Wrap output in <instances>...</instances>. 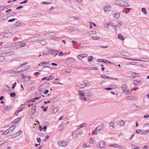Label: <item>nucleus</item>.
I'll list each match as a JSON object with an SVG mask.
<instances>
[{"instance_id":"79ce46f5","label":"nucleus","mask_w":149,"mask_h":149,"mask_svg":"<svg viewBox=\"0 0 149 149\" xmlns=\"http://www.w3.org/2000/svg\"><path fill=\"white\" fill-rule=\"evenodd\" d=\"M149 132V130H147L145 131H144L143 132H142L141 134H147Z\"/></svg>"},{"instance_id":"aec40b11","label":"nucleus","mask_w":149,"mask_h":149,"mask_svg":"<svg viewBox=\"0 0 149 149\" xmlns=\"http://www.w3.org/2000/svg\"><path fill=\"white\" fill-rule=\"evenodd\" d=\"M114 17L116 18H118L120 16V14L119 13H115L114 14Z\"/></svg>"},{"instance_id":"69168bd1","label":"nucleus","mask_w":149,"mask_h":149,"mask_svg":"<svg viewBox=\"0 0 149 149\" xmlns=\"http://www.w3.org/2000/svg\"><path fill=\"white\" fill-rule=\"evenodd\" d=\"M49 92V90H45L44 92V93L45 94H47Z\"/></svg>"},{"instance_id":"f257e3e1","label":"nucleus","mask_w":149,"mask_h":149,"mask_svg":"<svg viewBox=\"0 0 149 149\" xmlns=\"http://www.w3.org/2000/svg\"><path fill=\"white\" fill-rule=\"evenodd\" d=\"M121 87L122 91L124 93L127 95L130 94L131 93L130 91H129L126 84H122Z\"/></svg>"},{"instance_id":"7ed1b4c3","label":"nucleus","mask_w":149,"mask_h":149,"mask_svg":"<svg viewBox=\"0 0 149 149\" xmlns=\"http://www.w3.org/2000/svg\"><path fill=\"white\" fill-rule=\"evenodd\" d=\"M124 3H125V1H123L118 0L115 2L116 4L121 7H123Z\"/></svg>"},{"instance_id":"052dcab7","label":"nucleus","mask_w":149,"mask_h":149,"mask_svg":"<svg viewBox=\"0 0 149 149\" xmlns=\"http://www.w3.org/2000/svg\"><path fill=\"white\" fill-rule=\"evenodd\" d=\"M4 59V58L3 57L0 56V62L3 61Z\"/></svg>"},{"instance_id":"864d4df0","label":"nucleus","mask_w":149,"mask_h":149,"mask_svg":"<svg viewBox=\"0 0 149 149\" xmlns=\"http://www.w3.org/2000/svg\"><path fill=\"white\" fill-rule=\"evenodd\" d=\"M15 19L13 18L11 19H10L8 21V22H13L14 21H15Z\"/></svg>"},{"instance_id":"72a5a7b5","label":"nucleus","mask_w":149,"mask_h":149,"mask_svg":"<svg viewBox=\"0 0 149 149\" xmlns=\"http://www.w3.org/2000/svg\"><path fill=\"white\" fill-rule=\"evenodd\" d=\"M133 97L132 96H127L126 97V99L127 100H132L133 99Z\"/></svg>"},{"instance_id":"a878e982","label":"nucleus","mask_w":149,"mask_h":149,"mask_svg":"<svg viewBox=\"0 0 149 149\" xmlns=\"http://www.w3.org/2000/svg\"><path fill=\"white\" fill-rule=\"evenodd\" d=\"M14 54V52L13 51H11L10 52L6 53V54L8 56H10L13 54Z\"/></svg>"},{"instance_id":"c85d7f7f","label":"nucleus","mask_w":149,"mask_h":149,"mask_svg":"<svg viewBox=\"0 0 149 149\" xmlns=\"http://www.w3.org/2000/svg\"><path fill=\"white\" fill-rule=\"evenodd\" d=\"M134 84L135 85H138L139 84H141V83L139 81H138L137 80H135L134 81Z\"/></svg>"},{"instance_id":"4be33fe9","label":"nucleus","mask_w":149,"mask_h":149,"mask_svg":"<svg viewBox=\"0 0 149 149\" xmlns=\"http://www.w3.org/2000/svg\"><path fill=\"white\" fill-rule=\"evenodd\" d=\"M58 109H59V107L58 106L56 107V108H55L54 109L53 113L55 114L57 112V111L58 110Z\"/></svg>"},{"instance_id":"ea45409f","label":"nucleus","mask_w":149,"mask_h":149,"mask_svg":"<svg viewBox=\"0 0 149 149\" xmlns=\"http://www.w3.org/2000/svg\"><path fill=\"white\" fill-rule=\"evenodd\" d=\"M131 8H127V9L124 11V12L125 13H128L129 12V11L131 10Z\"/></svg>"},{"instance_id":"9d476101","label":"nucleus","mask_w":149,"mask_h":149,"mask_svg":"<svg viewBox=\"0 0 149 149\" xmlns=\"http://www.w3.org/2000/svg\"><path fill=\"white\" fill-rule=\"evenodd\" d=\"M142 58L144 60H142L137 59H130V58H127V59H129L130 60H135V61H143L147 62H148L149 61H148V59L147 58Z\"/></svg>"},{"instance_id":"f8f14e48","label":"nucleus","mask_w":149,"mask_h":149,"mask_svg":"<svg viewBox=\"0 0 149 149\" xmlns=\"http://www.w3.org/2000/svg\"><path fill=\"white\" fill-rule=\"evenodd\" d=\"M99 147L103 148L105 146V142L103 141H101L98 143Z\"/></svg>"},{"instance_id":"58836bf2","label":"nucleus","mask_w":149,"mask_h":149,"mask_svg":"<svg viewBox=\"0 0 149 149\" xmlns=\"http://www.w3.org/2000/svg\"><path fill=\"white\" fill-rule=\"evenodd\" d=\"M6 143V141H0V146H2L3 145Z\"/></svg>"},{"instance_id":"39448f33","label":"nucleus","mask_w":149,"mask_h":149,"mask_svg":"<svg viewBox=\"0 0 149 149\" xmlns=\"http://www.w3.org/2000/svg\"><path fill=\"white\" fill-rule=\"evenodd\" d=\"M58 145L61 147H65L67 146V142L66 141H60L58 143Z\"/></svg>"},{"instance_id":"1a4fd4ad","label":"nucleus","mask_w":149,"mask_h":149,"mask_svg":"<svg viewBox=\"0 0 149 149\" xmlns=\"http://www.w3.org/2000/svg\"><path fill=\"white\" fill-rule=\"evenodd\" d=\"M78 93L80 97V99L81 100H82V97H83L85 96L84 93H83L81 91L79 90L78 91Z\"/></svg>"},{"instance_id":"dca6fc26","label":"nucleus","mask_w":149,"mask_h":149,"mask_svg":"<svg viewBox=\"0 0 149 149\" xmlns=\"http://www.w3.org/2000/svg\"><path fill=\"white\" fill-rule=\"evenodd\" d=\"M118 124L121 126H123L124 124V121L123 120H120L118 122Z\"/></svg>"},{"instance_id":"0e129e2a","label":"nucleus","mask_w":149,"mask_h":149,"mask_svg":"<svg viewBox=\"0 0 149 149\" xmlns=\"http://www.w3.org/2000/svg\"><path fill=\"white\" fill-rule=\"evenodd\" d=\"M141 132V130L140 129H137L136 131V132L138 134Z\"/></svg>"},{"instance_id":"a18cd8bd","label":"nucleus","mask_w":149,"mask_h":149,"mask_svg":"<svg viewBox=\"0 0 149 149\" xmlns=\"http://www.w3.org/2000/svg\"><path fill=\"white\" fill-rule=\"evenodd\" d=\"M24 109V107H22L21 109H18V110H17V113H18V112H19L20 111H23Z\"/></svg>"},{"instance_id":"a19ab883","label":"nucleus","mask_w":149,"mask_h":149,"mask_svg":"<svg viewBox=\"0 0 149 149\" xmlns=\"http://www.w3.org/2000/svg\"><path fill=\"white\" fill-rule=\"evenodd\" d=\"M89 143L91 144H93V139L91 137L89 139Z\"/></svg>"},{"instance_id":"e433bc0d","label":"nucleus","mask_w":149,"mask_h":149,"mask_svg":"<svg viewBox=\"0 0 149 149\" xmlns=\"http://www.w3.org/2000/svg\"><path fill=\"white\" fill-rule=\"evenodd\" d=\"M49 34H50V36H55L56 35L55 33H46V36H48V35H49Z\"/></svg>"},{"instance_id":"423d86ee","label":"nucleus","mask_w":149,"mask_h":149,"mask_svg":"<svg viewBox=\"0 0 149 149\" xmlns=\"http://www.w3.org/2000/svg\"><path fill=\"white\" fill-rule=\"evenodd\" d=\"M13 46L15 49H18L20 48V42H16L13 44Z\"/></svg>"},{"instance_id":"5fc2aeb1","label":"nucleus","mask_w":149,"mask_h":149,"mask_svg":"<svg viewBox=\"0 0 149 149\" xmlns=\"http://www.w3.org/2000/svg\"><path fill=\"white\" fill-rule=\"evenodd\" d=\"M77 57L79 59H80V60L81 59L83 58H82L83 57H82L81 54H80L79 55H78L77 56Z\"/></svg>"},{"instance_id":"8fccbe9b","label":"nucleus","mask_w":149,"mask_h":149,"mask_svg":"<svg viewBox=\"0 0 149 149\" xmlns=\"http://www.w3.org/2000/svg\"><path fill=\"white\" fill-rule=\"evenodd\" d=\"M86 85H85L84 83L81 84L80 86V88H83L84 87H86Z\"/></svg>"},{"instance_id":"f3484780","label":"nucleus","mask_w":149,"mask_h":149,"mask_svg":"<svg viewBox=\"0 0 149 149\" xmlns=\"http://www.w3.org/2000/svg\"><path fill=\"white\" fill-rule=\"evenodd\" d=\"M115 22V21H114V23H113L110 22L111 24L110 25L111 26L113 27L114 29L115 30V31H117V29L116 28V26H115L116 23Z\"/></svg>"},{"instance_id":"a211bd4d","label":"nucleus","mask_w":149,"mask_h":149,"mask_svg":"<svg viewBox=\"0 0 149 149\" xmlns=\"http://www.w3.org/2000/svg\"><path fill=\"white\" fill-rule=\"evenodd\" d=\"M102 77L103 78H105L110 79H112V77L106 76L105 75H102Z\"/></svg>"},{"instance_id":"20e7f679","label":"nucleus","mask_w":149,"mask_h":149,"mask_svg":"<svg viewBox=\"0 0 149 149\" xmlns=\"http://www.w3.org/2000/svg\"><path fill=\"white\" fill-rule=\"evenodd\" d=\"M27 63L26 62L25 63H24L22 64L19 65V67H22V69H25V68L26 69V70L30 68V66L29 65H25L26 64H27Z\"/></svg>"},{"instance_id":"9b49d317","label":"nucleus","mask_w":149,"mask_h":149,"mask_svg":"<svg viewBox=\"0 0 149 149\" xmlns=\"http://www.w3.org/2000/svg\"><path fill=\"white\" fill-rule=\"evenodd\" d=\"M111 7L109 5H106L104 7V10L106 11H109L111 10Z\"/></svg>"},{"instance_id":"4d7b16f0","label":"nucleus","mask_w":149,"mask_h":149,"mask_svg":"<svg viewBox=\"0 0 149 149\" xmlns=\"http://www.w3.org/2000/svg\"><path fill=\"white\" fill-rule=\"evenodd\" d=\"M49 63V62L47 61H42L41 62V64H47Z\"/></svg>"},{"instance_id":"bb28decb","label":"nucleus","mask_w":149,"mask_h":149,"mask_svg":"<svg viewBox=\"0 0 149 149\" xmlns=\"http://www.w3.org/2000/svg\"><path fill=\"white\" fill-rule=\"evenodd\" d=\"M22 132L21 131H19L17 132L16 133H15L14 135L15 136V137H17L20 134L22 133Z\"/></svg>"},{"instance_id":"ddd939ff","label":"nucleus","mask_w":149,"mask_h":149,"mask_svg":"<svg viewBox=\"0 0 149 149\" xmlns=\"http://www.w3.org/2000/svg\"><path fill=\"white\" fill-rule=\"evenodd\" d=\"M36 106H33L30 110L31 113L33 115L36 112Z\"/></svg>"},{"instance_id":"7c9ffc66","label":"nucleus","mask_w":149,"mask_h":149,"mask_svg":"<svg viewBox=\"0 0 149 149\" xmlns=\"http://www.w3.org/2000/svg\"><path fill=\"white\" fill-rule=\"evenodd\" d=\"M142 11L145 14H147V12L146 11V8H142Z\"/></svg>"},{"instance_id":"b1692460","label":"nucleus","mask_w":149,"mask_h":149,"mask_svg":"<svg viewBox=\"0 0 149 149\" xmlns=\"http://www.w3.org/2000/svg\"><path fill=\"white\" fill-rule=\"evenodd\" d=\"M56 52L55 50H51L49 51V53L51 54H54Z\"/></svg>"},{"instance_id":"f03ea898","label":"nucleus","mask_w":149,"mask_h":149,"mask_svg":"<svg viewBox=\"0 0 149 149\" xmlns=\"http://www.w3.org/2000/svg\"><path fill=\"white\" fill-rule=\"evenodd\" d=\"M22 67H19L17 68H14V72L15 73H17L21 72L26 70V69L25 68V69H22Z\"/></svg>"},{"instance_id":"f704fd0d","label":"nucleus","mask_w":149,"mask_h":149,"mask_svg":"<svg viewBox=\"0 0 149 149\" xmlns=\"http://www.w3.org/2000/svg\"><path fill=\"white\" fill-rule=\"evenodd\" d=\"M109 126L110 127H112L113 128H114L115 126L114 125V124L113 122H111L109 124Z\"/></svg>"},{"instance_id":"49530a36","label":"nucleus","mask_w":149,"mask_h":149,"mask_svg":"<svg viewBox=\"0 0 149 149\" xmlns=\"http://www.w3.org/2000/svg\"><path fill=\"white\" fill-rule=\"evenodd\" d=\"M125 3H124V5L123 6V7H127L129 6V5L125 1Z\"/></svg>"},{"instance_id":"09e8293b","label":"nucleus","mask_w":149,"mask_h":149,"mask_svg":"<svg viewBox=\"0 0 149 149\" xmlns=\"http://www.w3.org/2000/svg\"><path fill=\"white\" fill-rule=\"evenodd\" d=\"M10 95L12 97H14L15 96L16 94L15 93H13L10 94Z\"/></svg>"},{"instance_id":"2f4dec72","label":"nucleus","mask_w":149,"mask_h":149,"mask_svg":"<svg viewBox=\"0 0 149 149\" xmlns=\"http://www.w3.org/2000/svg\"><path fill=\"white\" fill-rule=\"evenodd\" d=\"M86 126V123H84L80 125H79V127L78 128V129H79L80 128H81L83 127H84Z\"/></svg>"},{"instance_id":"c9c22d12","label":"nucleus","mask_w":149,"mask_h":149,"mask_svg":"<svg viewBox=\"0 0 149 149\" xmlns=\"http://www.w3.org/2000/svg\"><path fill=\"white\" fill-rule=\"evenodd\" d=\"M26 45V43H24L22 44L20 42V48H21L22 47H24Z\"/></svg>"},{"instance_id":"bf43d9fd","label":"nucleus","mask_w":149,"mask_h":149,"mask_svg":"<svg viewBox=\"0 0 149 149\" xmlns=\"http://www.w3.org/2000/svg\"><path fill=\"white\" fill-rule=\"evenodd\" d=\"M17 84L16 82H15L13 84V86L12 87V89H14L15 87L16 86Z\"/></svg>"},{"instance_id":"cd10ccee","label":"nucleus","mask_w":149,"mask_h":149,"mask_svg":"<svg viewBox=\"0 0 149 149\" xmlns=\"http://www.w3.org/2000/svg\"><path fill=\"white\" fill-rule=\"evenodd\" d=\"M40 42V44L42 45H45L47 44V42L45 40H41Z\"/></svg>"},{"instance_id":"6e6552de","label":"nucleus","mask_w":149,"mask_h":149,"mask_svg":"<svg viewBox=\"0 0 149 149\" xmlns=\"http://www.w3.org/2000/svg\"><path fill=\"white\" fill-rule=\"evenodd\" d=\"M12 109V107L11 105L6 106L5 107L4 109V111L3 112H5V111H11Z\"/></svg>"},{"instance_id":"4c0bfd02","label":"nucleus","mask_w":149,"mask_h":149,"mask_svg":"<svg viewBox=\"0 0 149 149\" xmlns=\"http://www.w3.org/2000/svg\"><path fill=\"white\" fill-rule=\"evenodd\" d=\"M111 25L110 22H109L105 24L104 25L105 27L107 28H108L109 27V25Z\"/></svg>"},{"instance_id":"5701e85b","label":"nucleus","mask_w":149,"mask_h":149,"mask_svg":"<svg viewBox=\"0 0 149 149\" xmlns=\"http://www.w3.org/2000/svg\"><path fill=\"white\" fill-rule=\"evenodd\" d=\"M104 126L103 125H101L98 126L97 127L99 129L100 131L102 130L104 128Z\"/></svg>"},{"instance_id":"0eeeda50","label":"nucleus","mask_w":149,"mask_h":149,"mask_svg":"<svg viewBox=\"0 0 149 149\" xmlns=\"http://www.w3.org/2000/svg\"><path fill=\"white\" fill-rule=\"evenodd\" d=\"M109 146L110 147H113L115 148H118L121 149L123 148V147H122L120 145H118L117 144L114 143L109 144Z\"/></svg>"},{"instance_id":"338daca9","label":"nucleus","mask_w":149,"mask_h":149,"mask_svg":"<svg viewBox=\"0 0 149 149\" xmlns=\"http://www.w3.org/2000/svg\"><path fill=\"white\" fill-rule=\"evenodd\" d=\"M87 147V145L86 143H84L82 145V147L84 148H86Z\"/></svg>"},{"instance_id":"412c9836","label":"nucleus","mask_w":149,"mask_h":149,"mask_svg":"<svg viewBox=\"0 0 149 149\" xmlns=\"http://www.w3.org/2000/svg\"><path fill=\"white\" fill-rule=\"evenodd\" d=\"M83 83H84L86 85V87L90 86L91 84L89 83H88L87 81L86 80H85L83 81Z\"/></svg>"},{"instance_id":"6ab92c4d","label":"nucleus","mask_w":149,"mask_h":149,"mask_svg":"<svg viewBox=\"0 0 149 149\" xmlns=\"http://www.w3.org/2000/svg\"><path fill=\"white\" fill-rule=\"evenodd\" d=\"M118 38L119 39L122 40H123L124 39V37L120 33H119L118 34Z\"/></svg>"},{"instance_id":"e2e57ef3","label":"nucleus","mask_w":149,"mask_h":149,"mask_svg":"<svg viewBox=\"0 0 149 149\" xmlns=\"http://www.w3.org/2000/svg\"><path fill=\"white\" fill-rule=\"evenodd\" d=\"M81 54L82 55V57H83L82 58H83L86 57L87 56V54Z\"/></svg>"},{"instance_id":"c03bdc74","label":"nucleus","mask_w":149,"mask_h":149,"mask_svg":"<svg viewBox=\"0 0 149 149\" xmlns=\"http://www.w3.org/2000/svg\"><path fill=\"white\" fill-rule=\"evenodd\" d=\"M119 26H120L122 25V23L121 21H117Z\"/></svg>"},{"instance_id":"774afa93","label":"nucleus","mask_w":149,"mask_h":149,"mask_svg":"<svg viewBox=\"0 0 149 149\" xmlns=\"http://www.w3.org/2000/svg\"><path fill=\"white\" fill-rule=\"evenodd\" d=\"M37 141L38 143H40L41 141V139L40 138L38 137L37 138Z\"/></svg>"},{"instance_id":"2eb2a0df","label":"nucleus","mask_w":149,"mask_h":149,"mask_svg":"<svg viewBox=\"0 0 149 149\" xmlns=\"http://www.w3.org/2000/svg\"><path fill=\"white\" fill-rule=\"evenodd\" d=\"M3 89L5 91H9L10 90V87L6 85H4L3 86Z\"/></svg>"},{"instance_id":"37998d69","label":"nucleus","mask_w":149,"mask_h":149,"mask_svg":"<svg viewBox=\"0 0 149 149\" xmlns=\"http://www.w3.org/2000/svg\"><path fill=\"white\" fill-rule=\"evenodd\" d=\"M131 74L132 75H134L135 77H137L138 76V74L136 73L132 72Z\"/></svg>"},{"instance_id":"6e6d98bb","label":"nucleus","mask_w":149,"mask_h":149,"mask_svg":"<svg viewBox=\"0 0 149 149\" xmlns=\"http://www.w3.org/2000/svg\"><path fill=\"white\" fill-rule=\"evenodd\" d=\"M34 102V100L31 99L27 101V102L28 103H30L31 102Z\"/></svg>"},{"instance_id":"13d9d810","label":"nucleus","mask_w":149,"mask_h":149,"mask_svg":"<svg viewBox=\"0 0 149 149\" xmlns=\"http://www.w3.org/2000/svg\"><path fill=\"white\" fill-rule=\"evenodd\" d=\"M49 68L50 69H52V68L50 66H48V65H46L42 69H45V68Z\"/></svg>"},{"instance_id":"393cba45","label":"nucleus","mask_w":149,"mask_h":149,"mask_svg":"<svg viewBox=\"0 0 149 149\" xmlns=\"http://www.w3.org/2000/svg\"><path fill=\"white\" fill-rule=\"evenodd\" d=\"M100 131L98 128L97 127L94 130V135L95 134H97V132Z\"/></svg>"},{"instance_id":"473e14b6","label":"nucleus","mask_w":149,"mask_h":149,"mask_svg":"<svg viewBox=\"0 0 149 149\" xmlns=\"http://www.w3.org/2000/svg\"><path fill=\"white\" fill-rule=\"evenodd\" d=\"M93 57L92 56H90L88 57V60L89 62L92 61L93 60Z\"/></svg>"},{"instance_id":"de8ad7c7","label":"nucleus","mask_w":149,"mask_h":149,"mask_svg":"<svg viewBox=\"0 0 149 149\" xmlns=\"http://www.w3.org/2000/svg\"><path fill=\"white\" fill-rule=\"evenodd\" d=\"M41 108L42 109V110L44 111H47V109L45 108V107L43 106H41Z\"/></svg>"},{"instance_id":"4468645a","label":"nucleus","mask_w":149,"mask_h":149,"mask_svg":"<svg viewBox=\"0 0 149 149\" xmlns=\"http://www.w3.org/2000/svg\"><path fill=\"white\" fill-rule=\"evenodd\" d=\"M15 127L14 125H13L8 129L7 130H8L9 133H10L13 131L15 129Z\"/></svg>"},{"instance_id":"603ef678","label":"nucleus","mask_w":149,"mask_h":149,"mask_svg":"<svg viewBox=\"0 0 149 149\" xmlns=\"http://www.w3.org/2000/svg\"><path fill=\"white\" fill-rule=\"evenodd\" d=\"M53 84H60V85H63L62 84H61L58 81H55L53 83Z\"/></svg>"},{"instance_id":"c756f323","label":"nucleus","mask_w":149,"mask_h":149,"mask_svg":"<svg viewBox=\"0 0 149 149\" xmlns=\"http://www.w3.org/2000/svg\"><path fill=\"white\" fill-rule=\"evenodd\" d=\"M6 8L5 6H0V12L4 10Z\"/></svg>"},{"instance_id":"3c124183","label":"nucleus","mask_w":149,"mask_h":149,"mask_svg":"<svg viewBox=\"0 0 149 149\" xmlns=\"http://www.w3.org/2000/svg\"><path fill=\"white\" fill-rule=\"evenodd\" d=\"M42 3L48 5L51 4V3L49 2H43Z\"/></svg>"},{"instance_id":"680f3d73","label":"nucleus","mask_w":149,"mask_h":149,"mask_svg":"<svg viewBox=\"0 0 149 149\" xmlns=\"http://www.w3.org/2000/svg\"><path fill=\"white\" fill-rule=\"evenodd\" d=\"M9 133V132L8 131V130H6L5 131L3 132V134H8Z\"/></svg>"}]
</instances>
